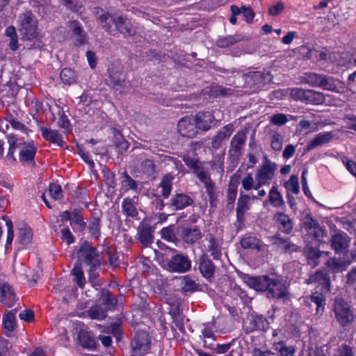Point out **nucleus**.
Masks as SVG:
<instances>
[{"label":"nucleus","instance_id":"nucleus-1","mask_svg":"<svg viewBox=\"0 0 356 356\" xmlns=\"http://www.w3.org/2000/svg\"><path fill=\"white\" fill-rule=\"evenodd\" d=\"M290 96L296 101H300L305 104L321 105L325 102V97L323 92L313 90H304L299 88L290 89Z\"/></svg>","mask_w":356,"mask_h":356},{"label":"nucleus","instance_id":"nucleus-2","mask_svg":"<svg viewBox=\"0 0 356 356\" xmlns=\"http://www.w3.org/2000/svg\"><path fill=\"white\" fill-rule=\"evenodd\" d=\"M277 165L275 163L271 161L265 156L259 168L255 172V180L257 181V187L261 188L263 186H268L275 176Z\"/></svg>","mask_w":356,"mask_h":356},{"label":"nucleus","instance_id":"nucleus-3","mask_svg":"<svg viewBox=\"0 0 356 356\" xmlns=\"http://www.w3.org/2000/svg\"><path fill=\"white\" fill-rule=\"evenodd\" d=\"M333 311L337 322L341 327L350 325L355 320V315L350 306L342 298H336Z\"/></svg>","mask_w":356,"mask_h":356},{"label":"nucleus","instance_id":"nucleus-4","mask_svg":"<svg viewBox=\"0 0 356 356\" xmlns=\"http://www.w3.org/2000/svg\"><path fill=\"white\" fill-rule=\"evenodd\" d=\"M151 346V339L149 334L145 331H138L136 333L131 342V355L144 356Z\"/></svg>","mask_w":356,"mask_h":356},{"label":"nucleus","instance_id":"nucleus-5","mask_svg":"<svg viewBox=\"0 0 356 356\" xmlns=\"http://www.w3.org/2000/svg\"><path fill=\"white\" fill-rule=\"evenodd\" d=\"M19 31L24 38L31 40L37 36V20L33 13L27 11L19 17Z\"/></svg>","mask_w":356,"mask_h":356},{"label":"nucleus","instance_id":"nucleus-6","mask_svg":"<svg viewBox=\"0 0 356 356\" xmlns=\"http://www.w3.org/2000/svg\"><path fill=\"white\" fill-rule=\"evenodd\" d=\"M78 258L80 265L83 263L93 268H99L100 266L99 255L96 249L86 243L81 246L78 252Z\"/></svg>","mask_w":356,"mask_h":356},{"label":"nucleus","instance_id":"nucleus-7","mask_svg":"<svg viewBox=\"0 0 356 356\" xmlns=\"http://www.w3.org/2000/svg\"><path fill=\"white\" fill-rule=\"evenodd\" d=\"M167 267L170 272L185 273L191 270V261L187 255L176 253L168 260Z\"/></svg>","mask_w":356,"mask_h":356},{"label":"nucleus","instance_id":"nucleus-8","mask_svg":"<svg viewBox=\"0 0 356 356\" xmlns=\"http://www.w3.org/2000/svg\"><path fill=\"white\" fill-rule=\"evenodd\" d=\"M201 183H202L206 189L207 193L209 198V202L211 206L214 205L216 199L215 195V183L212 181L209 170L207 168L202 165L200 168L196 169L194 172Z\"/></svg>","mask_w":356,"mask_h":356},{"label":"nucleus","instance_id":"nucleus-9","mask_svg":"<svg viewBox=\"0 0 356 356\" xmlns=\"http://www.w3.org/2000/svg\"><path fill=\"white\" fill-rule=\"evenodd\" d=\"M268 298L273 299H282L288 296V286L282 280L270 277L268 289Z\"/></svg>","mask_w":356,"mask_h":356},{"label":"nucleus","instance_id":"nucleus-10","mask_svg":"<svg viewBox=\"0 0 356 356\" xmlns=\"http://www.w3.org/2000/svg\"><path fill=\"white\" fill-rule=\"evenodd\" d=\"M241 279L250 288L256 291L264 292L268 289L270 277L268 275L251 276L243 274Z\"/></svg>","mask_w":356,"mask_h":356},{"label":"nucleus","instance_id":"nucleus-11","mask_svg":"<svg viewBox=\"0 0 356 356\" xmlns=\"http://www.w3.org/2000/svg\"><path fill=\"white\" fill-rule=\"evenodd\" d=\"M304 228L307 234L312 236L315 240L321 241L325 234V231L310 215L304 218Z\"/></svg>","mask_w":356,"mask_h":356},{"label":"nucleus","instance_id":"nucleus-12","mask_svg":"<svg viewBox=\"0 0 356 356\" xmlns=\"http://www.w3.org/2000/svg\"><path fill=\"white\" fill-rule=\"evenodd\" d=\"M179 133L184 137L194 138L197 134V126H195L193 116H187L181 118L177 124Z\"/></svg>","mask_w":356,"mask_h":356},{"label":"nucleus","instance_id":"nucleus-13","mask_svg":"<svg viewBox=\"0 0 356 356\" xmlns=\"http://www.w3.org/2000/svg\"><path fill=\"white\" fill-rule=\"evenodd\" d=\"M68 29L72 33V37L74 38L75 44L76 46L83 45L88 43V38L81 24L76 21L72 20L68 22Z\"/></svg>","mask_w":356,"mask_h":356},{"label":"nucleus","instance_id":"nucleus-14","mask_svg":"<svg viewBox=\"0 0 356 356\" xmlns=\"http://www.w3.org/2000/svg\"><path fill=\"white\" fill-rule=\"evenodd\" d=\"M307 284H315L321 287V291L329 292L330 291L331 282L327 273L323 271H317L311 275L306 281Z\"/></svg>","mask_w":356,"mask_h":356},{"label":"nucleus","instance_id":"nucleus-15","mask_svg":"<svg viewBox=\"0 0 356 356\" xmlns=\"http://www.w3.org/2000/svg\"><path fill=\"white\" fill-rule=\"evenodd\" d=\"M234 131V126L232 124H227L222 127L212 138L211 147L215 149H220Z\"/></svg>","mask_w":356,"mask_h":356},{"label":"nucleus","instance_id":"nucleus-16","mask_svg":"<svg viewBox=\"0 0 356 356\" xmlns=\"http://www.w3.org/2000/svg\"><path fill=\"white\" fill-rule=\"evenodd\" d=\"M202 232L200 229L195 226H190L183 227L180 237L184 243L193 245L202 238Z\"/></svg>","mask_w":356,"mask_h":356},{"label":"nucleus","instance_id":"nucleus-17","mask_svg":"<svg viewBox=\"0 0 356 356\" xmlns=\"http://www.w3.org/2000/svg\"><path fill=\"white\" fill-rule=\"evenodd\" d=\"M350 238L348 234L343 232L334 233L330 239L331 247L336 252H341L349 247Z\"/></svg>","mask_w":356,"mask_h":356},{"label":"nucleus","instance_id":"nucleus-18","mask_svg":"<svg viewBox=\"0 0 356 356\" xmlns=\"http://www.w3.org/2000/svg\"><path fill=\"white\" fill-rule=\"evenodd\" d=\"M118 33L126 36H132L136 33V29L131 20L122 16H118L115 19V35Z\"/></svg>","mask_w":356,"mask_h":356},{"label":"nucleus","instance_id":"nucleus-19","mask_svg":"<svg viewBox=\"0 0 356 356\" xmlns=\"http://www.w3.org/2000/svg\"><path fill=\"white\" fill-rule=\"evenodd\" d=\"M108 84L113 86L116 90L120 92L124 89V74L115 68H111L108 70V79L106 80Z\"/></svg>","mask_w":356,"mask_h":356},{"label":"nucleus","instance_id":"nucleus-20","mask_svg":"<svg viewBox=\"0 0 356 356\" xmlns=\"http://www.w3.org/2000/svg\"><path fill=\"white\" fill-rule=\"evenodd\" d=\"M17 301L16 296L12 287L8 284H0V302L7 307H13Z\"/></svg>","mask_w":356,"mask_h":356},{"label":"nucleus","instance_id":"nucleus-21","mask_svg":"<svg viewBox=\"0 0 356 356\" xmlns=\"http://www.w3.org/2000/svg\"><path fill=\"white\" fill-rule=\"evenodd\" d=\"M319 88L336 92H340L343 88L339 79L325 74L321 76Z\"/></svg>","mask_w":356,"mask_h":356},{"label":"nucleus","instance_id":"nucleus-22","mask_svg":"<svg viewBox=\"0 0 356 356\" xmlns=\"http://www.w3.org/2000/svg\"><path fill=\"white\" fill-rule=\"evenodd\" d=\"M246 141V134L243 131H238L232 138L229 147V153L234 156L241 154V150L243 148Z\"/></svg>","mask_w":356,"mask_h":356},{"label":"nucleus","instance_id":"nucleus-23","mask_svg":"<svg viewBox=\"0 0 356 356\" xmlns=\"http://www.w3.org/2000/svg\"><path fill=\"white\" fill-rule=\"evenodd\" d=\"M334 134L331 131L321 132L317 134L306 146L305 150L309 152L318 147L329 143L334 138Z\"/></svg>","mask_w":356,"mask_h":356},{"label":"nucleus","instance_id":"nucleus-24","mask_svg":"<svg viewBox=\"0 0 356 356\" xmlns=\"http://www.w3.org/2000/svg\"><path fill=\"white\" fill-rule=\"evenodd\" d=\"M193 121L197 126V129L208 131L211 128V124L213 121V116L209 112H200L193 116Z\"/></svg>","mask_w":356,"mask_h":356},{"label":"nucleus","instance_id":"nucleus-25","mask_svg":"<svg viewBox=\"0 0 356 356\" xmlns=\"http://www.w3.org/2000/svg\"><path fill=\"white\" fill-rule=\"evenodd\" d=\"M256 200L257 197L256 195L250 196L249 195L241 194L238 201L236 207V216L239 221L243 220L244 215L247 211L250 209V200Z\"/></svg>","mask_w":356,"mask_h":356},{"label":"nucleus","instance_id":"nucleus-26","mask_svg":"<svg viewBox=\"0 0 356 356\" xmlns=\"http://www.w3.org/2000/svg\"><path fill=\"white\" fill-rule=\"evenodd\" d=\"M19 161L22 163H32L33 161L37 148L33 143H23L19 144Z\"/></svg>","mask_w":356,"mask_h":356},{"label":"nucleus","instance_id":"nucleus-27","mask_svg":"<svg viewBox=\"0 0 356 356\" xmlns=\"http://www.w3.org/2000/svg\"><path fill=\"white\" fill-rule=\"evenodd\" d=\"M153 229L147 224H141L138 227V239L143 246L147 247L153 243Z\"/></svg>","mask_w":356,"mask_h":356},{"label":"nucleus","instance_id":"nucleus-28","mask_svg":"<svg viewBox=\"0 0 356 356\" xmlns=\"http://www.w3.org/2000/svg\"><path fill=\"white\" fill-rule=\"evenodd\" d=\"M118 16L111 15L108 13H103L98 17V22L106 31L111 35H115V19Z\"/></svg>","mask_w":356,"mask_h":356},{"label":"nucleus","instance_id":"nucleus-29","mask_svg":"<svg viewBox=\"0 0 356 356\" xmlns=\"http://www.w3.org/2000/svg\"><path fill=\"white\" fill-rule=\"evenodd\" d=\"M269 73H264L259 71L249 72L246 75V81L252 86L259 88L263 86L266 81H270Z\"/></svg>","mask_w":356,"mask_h":356},{"label":"nucleus","instance_id":"nucleus-30","mask_svg":"<svg viewBox=\"0 0 356 356\" xmlns=\"http://www.w3.org/2000/svg\"><path fill=\"white\" fill-rule=\"evenodd\" d=\"M274 219L280 225V229L286 234H290L293 229L292 219L283 212H278L274 216Z\"/></svg>","mask_w":356,"mask_h":356},{"label":"nucleus","instance_id":"nucleus-31","mask_svg":"<svg viewBox=\"0 0 356 356\" xmlns=\"http://www.w3.org/2000/svg\"><path fill=\"white\" fill-rule=\"evenodd\" d=\"M240 177L241 175L239 170L231 177L227 190V202L229 204H233L235 201Z\"/></svg>","mask_w":356,"mask_h":356},{"label":"nucleus","instance_id":"nucleus-32","mask_svg":"<svg viewBox=\"0 0 356 356\" xmlns=\"http://www.w3.org/2000/svg\"><path fill=\"white\" fill-rule=\"evenodd\" d=\"M193 203V199L189 195L184 193H177L170 199V205L177 210L182 209Z\"/></svg>","mask_w":356,"mask_h":356},{"label":"nucleus","instance_id":"nucleus-33","mask_svg":"<svg viewBox=\"0 0 356 356\" xmlns=\"http://www.w3.org/2000/svg\"><path fill=\"white\" fill-rule=\"evenodd\" d=\"M199 270L205 278H210L213 276L215 271V266L213 262L203 254L199 260Z\"/></svg>","mask_w":356,"mask_h":356},{"label":"nucleus","instance_id":"nucleus-34","mask_svg":"<svg viewBox=\"0 0 356 356\" xmlns=\"http://www.w3.org/2000/svg\"><path fill=\"white\" fill-rule=\"evenodd\" d=\"M43 138L51 143L58 146H62L63 143V136L56 130L40 127V129Z\"/></svg>","mask_w":356,"mask_h":356},{"label":"nucleus","instance_id":"nucleus-35","mask_svg":"<svg viewBox=\"0 0 356 356\" xmlns=\"http://www.w3.org/2000/svg\"><path fill=\"white\" fill-rule=\"evenodd\" d=\"M99 300L104 306V308L106 309V311L114 308L118 302L116 297L106 289L101 290Z\"/></svg>","mask_w":356,"mask_h":356},{"label":"nucleus","instance_id":"nucleus-36","mask_svg":"<svg viewBox=\"0 0 356 356\" xmlns=\"http://www.w3.org/2000/svg\"><path fill=\"white\" fill-rule=\"evenodd\" d=\"M3 327L5 330V334L7 336H10L12 332L16 327V318L15 312L10 311L3 316L2 318Z\"/></svg>","mask_w":356,"mask_h":356},{"label":"nucleus","instance_id":"nucleus-37","mask_svg":"<svg viewBox=\"0 0 356 356\" xmlns=\"http://www.w3.org/2000/svg\"><path fill=\"white\" fill-rule=\"evenodd\" d=\"M268 200L269 203L274 207L281 208L284 206V200L282 195L278 191L276 186H272L268 193Z\"/></svg>","mask_w":356,"mask_h":356},{"label":"nucleus","instance_id":"nucleus-38","mask_svg":"<svg viewBox=\"0 0 356 356\" xmlns=\"http://www.w3.org/2000/svg\"><path fill=\"white\" fill-rule=\"evenodd\" d=\"M245 38L241 34H234L220 38L216 41V45L220 48L229 47L238 42L244 40Z\"/></svg>","mask_w":356,"mask_h":356},{"label":"nucleus","instance_id":"nucleus-39","mask_svg":"<svg viewBox=\"0 0 356 356\" xmlns=\"http://www.w3.org/2000/svg\"><path fill=\"white\" fill-rule=\"evenodd\" d=\"M33 233L31 229L26 225L18 228L17 242L22 245L29 244L32 241Z\"/></svg>","mask_w":356,"mask_h":356},{"label":"nucleus","instance_id":"nucleus-40","mask_svg":"<svg viewBox=\"0 0 356 356\" xmlns=\"http://www.w3.org/2000/svg\"><path fill=\"white\" fill-rule=\"evenodd\" d=\"M106 312L102 305H95L86 311V314L91 319L102 321L107 316Z\"/></svg>","mask_w":356,"mask_h":356},{"label":"nucleus","instance_id":"nucleus-41","mask_svg":"<svg viewBox=\"0 0 356 356\" xmlns=\"http://www.w3.org/2000/svg\"><path fill=\"white\" fill-rule=\"evenodd\" d=\"M173 179L174 176L172 174H168L163 177L159 184V187L162 189L161 195L165 198H168L170 195Z\"/></svg>","mask_w":356,"mask_h":356},{"label":"nucleus","instance_id":"nucleus-42","mask_svg":"<svg viewBox=\"0 0 356 356\" xmlns=\"http://www.w3.org/2000/svg\"><path fill=\"white\" fill-rule=\"evenodd\" d=\"M121 189L122 192H127L130 190L138 191V186L137 182L134 180L127 172H124L122 176Z\"/></svg>","mask_w":356,"mask_h":356},{"label":"nucleus","instance_id":"nucleus-43","mask_svg":"<svg viewBox=\"0 0 356 356\" xmlns=\"http://www.w3.org/2000/svg\"><path fill=\"white\" fill-rule=\"evenodd\" d=\"M241 245L245 249H255L260 250L263 243L255 236H245L241 240Z\"/></svg>","mask_w":356,"mask_h":356},{"label":"nucleus","instance_id":"nucleus-44","mask_svg":"<svg viewBox=\"0 0 356 356\" xmlns=\"http://www.w3.org/2000/svg\"><path fill=\"white\" fill-rule=\"evenodd\" d=\"M270 241L273 245H277L285 251H295L296 250V245L289 242L286 239L280 237L278 235L271 237Z\"/></svg>","mask_w":356,"mask_h":356},{"label":"nucleus","instance_id":"nucleus-45","mask_svg":"<svg viewBox=\"0 0 356 356\" xmlns=\"http://www.w3.org/2000/svg\"><path fill=\"white\" fill-rule=\"evenodd\" d=\"M307 298H309L311 302L316 305V312L320 311L323 312L324 306L325 305V298L322 292L315 291L312 293Z\"/></svg>","mask_w":356,"mask_h":356},{"label":"nucleus","instance_id":"nucleus-46","mask_svg":"<svg viewBox=\"0 0 356 356\" xmlns=\"http://www.w3.org/2000/svg\"><path fill=\"white\" fill-rule=\"evenodd\" d=\"M326 265L332 273H339L345 270L349 263L346 264L335 258H331L326 262Z\"/></svg>","mask_w":356,"mask_h":356},{"label":"nucleus","instance_id":"nucleus-47","mask_svg":"<svg viewBox=\"0 0 356 356\" xmlns=\"http://www.w3.org/2000/svg\"><path fill=\"white\" fill-rule=\"evenodd\" d=\"M207 250L210 252L214 259H219L222 255L221 249L218 243L213 236H210Z\"/></svg>","mask_w":356,"mask_h":356},{"label":"nucleus","instance_id":"nucleus-48","mask_svg":"<svg viewBox=\"0 0 356 356\" xmlns=\"http://www.w3.org/2000/svg\"><path fill=\"white\" fill-rule=\"evenodd\" d=\"M321 76L313 72L305 73L302 77V82L312 87H319Z\"/></svg>","mask_w":356,"mask_h":356},{"label":"nucleus","instance_id":"nucleus-49","mask_svg":"<svg viewBox=\"0 0 356 356\" xmlns=\"http://www.w3.org/2000/svg\"><path fill=\"white\" fill-rule=\"evenodd\" d=\"M323 254L327 255L328 252H321L313 248H309L307 252L308 264L312 267L316 266L318 264L319 258Z\"/></svg>","mask_w":356,"mask_h":356},{"label":"nucleus","instance_id":"nucleus-50","mask_svg":"<svg viewBox=\"0 0 356 356\" xmlns=\"http://www.w3.org/2000/svg\"><path fill=\"white\" fill-rule=\"evenodd\" d=\"M60 77L65 84L71 85L76 81V74L75 72L70 68L63 69L60 72Z\"/></svg>","mask_w":356,"mask_h":356},{"label":"nucleus","instance_id":"nucleus-51","mask_svg":"<svg viewBox=\"0 0 356 356\" xmlns=\"http://www.w3.org/2000/svg\"><path fill=\"white\" fill-rule=\"evenodd\" d=\"M101 220L98 217H93L88 223L89 232L92 237L98 238L100 236Z\"/></svg>","mask_w":356,"mask_h":356},{"label":"nucleus","instance_id":"nucleus-52","mask_svg":"<svg viewBox=\"0 0 356 356\" xmlns=\"http://www.w3.org/2000/svg\"><path fill=\"white\" fill-rule=\"evenodd\" d=\"M6 120L14 129L19 130L27 134L29 129L15 116H14V115L8 113L6 117Z\"/></svg>","mask_w":356,"mask_h":356},{"label":"nucleus","instance_id":"nucleus-53","mask_svg":"<svg viewBox=\"0 0 356 356\" xmlns=\"http://www.w3.org/2000/svg\"><path fill=\"white\" fill-rule=\"evenodd\" d=\"M161 236L163 239L168 242L176 243L177 241V238L176 236L173 225L163 227L161 230Z\"/></svg>","mask_w":356,"mask_h":356},{"label":"nucleus","instance_id":"nucleus-54","mask_svg":"<svg viewBox=\"0 0 356 356\" xmlns=\"http://www.w3.org/2000/svg\"><path fill=\"white\" fill-rule=\"evenodd\" d=\"M72 275L74 277V281L76 284L83 288L86 284V279L80 264H76L72 269Z\"/></svg>","mask_w":356,"mask_h":356},{"label":"nucleus","instance_id":"nucleus-55","mask_svg":"<svg viewBox=\"0 0 356 356\" xmlns=\"http://www.w3.org/2000/svg\"><path fill=\"white\" fill-rule=\"evenodd\" d=\"M123 211L129 216L134 217L138 212L134 205V201L131 198H125L122 202Z\"/></svg>","mask_w":356,"mask_h":356},{"label":"nucleus","instance_id":"nucleus-56","mask_svg":"<svg viewBox=\"0 0 356 356\" xmlns=\"http://www.w3.org/2000/svg\"><path fill=\"white\" fill-rule=\"evenodd\" d=\"M284 137L279 133L274 132L271 136V147L276 152H280L282 149Z\"/></svg>","mask_w":356,"mask_h":356},{"label":"nucleus","instance_id":"nucleus-57","mask_svg":"<svg viewBox=\"0 0 356 356\" xmlns=\"http://www.w3.org/2000/svg\"><path fill=\"white\" fill-rule=\"evenodd\" d=\"M284 187L294 194L300 191L298 177L296 175H291L289 179L284 183Z\"/></svg>","mask_w":356,"mask_h":356},{"label":"nucleus","instance_id":"nucleus-58","mask_svg":"<svg viewBox=\"0 0 356 356\" xmlns=\"http://www.w3.org/2000/svg\"><path fill=\"white\" fill-rule=\"evenodd\" d=\"M241 185L244 191H249L252 189L259 190L257 187V181L254 184V179L251 173H248L241 180Z\"/></svg>","mask_w":356,"mask_h":356},{"label":"nucleus","instance_id":"nucleus-59","mask_svg":"<svg viewBox=\"0 0 356 356\" xmlns=\"http://www.w3.org/2000/svg\"><path fill=\"white\" fill-rule=\"evenodd\" d=\"M17 139L13 136H10L8 138L9 149L6 155V159L11 162H15L16 161L15 158L14 157V153L15 149L17 147Z\"/></svg>","mask_w":356,"mask_h":356},{"label":"nucleus","instance_id":"nucleus-60","mask_svg":"<svg viewBox=\"0 0 356 356\" xmlns=\"http://www.w3.org/2000/svg\"><path fill=\"white\" fill-rule=\"evenodd\" d=\"M197 284L194 280L187 276H184L181 281V288L185 292H193L197 289Z\"/></svg>","mask_w":356,"mask_h":356},{"label":"nucleus","instance_id":"nucleus-61","mask_svg":"<svg viewBox=\"0 0 356 356\" xmlns=\"http://www.w3.org/2000/svg\"><path fill=\"white\" fill-rule=\"evenodd\" d=\"M183 161L188 168L193 170V173L196 172V169L200 168L203 165L198 160L189 155H184Z\"/></svg>","mask_w":356,"mask_h":356},{"label":"nucleus","instance_id":"nucleus-62","mask_svg":"<svg viewBox=\"0 0 356 356\" xmlns=\"http://www.w3.org/2000/svg\"><path fill=\"white\" fill-rule=\"evenodd\" d=\"M142 170L148 175H152L155 172V165L152 160L145 159L141 163Z\"/></svg>","mask_w":356,"mask_h":356},{"label":"nucleus","instance_id":"nucleus-63","mask_svg":"<svg viewBox=\"0 0 356 356\" xmlns=\"http://www.w3.org/2000/svg\"><path fill=\"white\" fill-rule=\"evenodd\" d=\"M49 193L54 200H59L63 196L61 187L56 184H51L49 185Z\"/></svg>","mask_w":356,"mask_h":356},{"label":"nucleus","instance_id":"nucleus-64","mask_svg":"<svg viewBox=\"0 0 356 356\" xmlns=\"http://www.w3.org/2000/svg\"><path fill=\"white\" fill-rule=\"evenodd\" d=\"M275 349L279 351L280 356H293L294 350L291 347H287L282 343H278Z\"/></svg>","mask_w":356,"mask_h":356}]
</instances>
